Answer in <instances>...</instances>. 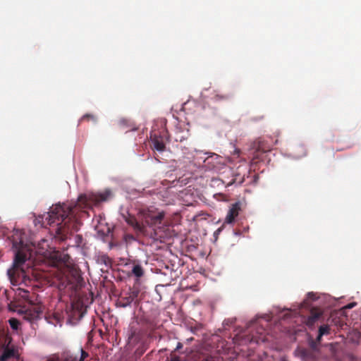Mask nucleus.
I'll return each mask as SVG.
<instances>
[{
	"mask_svg": "<svg viewBox=\"0 0 361 361\" xmlns=\"http://www.w3.org/2000/svg\"><path fill=\"white\" fill-rule=\"evenodd\" d=\"M111 192L106 190L100 193H88L79 196L74 205L56 204L50 209L46 215L47 224L55 226L56 238L65 240L73 232L77 231L80 226V219L88 217L85 209H92L102 202L108 200Z\"/></svg>",
	"mask_w": 361,
	"mask_h": 361,
	"instance_id": "obj_1",
	"label": "nucleus"
},
{
	"mask_svg": "<svg viewBox=\"0 0 361 361\" xmlns=\"http://www.w3.org/2000/svg\"><path fill=\"white\" fill-rule=\"evenodd\" d=\"M13 247L16 250L15 258L13 266L8 270L7 274L11 282L13 285H16L23 281L25 277V268H27L25 262L30 256L31 249L30 245L24 243L21 238L19 240L13 238Z\"/></svg>",
	"mask_w": 361,
	"mask_h": 361,
	"instance_id": "obj_2",
	"label": "nucleus"
},
{
	"mask_svg": "<svg viewBox=\"0 0 361 361\" xmlns=\"http://www.w3.org/2000/svg\"><path fill=\"white\" fill-rule=\"evenodd\" d=\"M141 222L132 215L128 214L124 216L126 222L132 226L134 231L138 233L144 235H148L147 226L156 228L160 227L162 224V221L164 217V212H154L152 211H142L141 214ZM154 234L157 235L155 228H154Z\"/></svg>",
	"mask_w": 361,
	"mask_h": 361,
	"instance_id": "obj_3",
	"label": "nucleus"
},
{
	"mask_svg": "<svg viewBox=\"0 0 361 361\" xmlns=\"http://www.w3.org/2000/svg\"><path fill=\"white\" fill-rule=\"evenodd\" d=\"M252 149L253 151V160L261 159V154L271 150L270 146L264 140H257L253 142Z\"/></svg>",
	"mask_w": 361,
	"mask_h": 361,
	"instance_id": "obj_4",
	"label": "nucleus"
},
{
	"mask_svg": "<svg viewBox=\"0 0 361 361\" xmlns=\"http://www.w3.org/2000/svg\"><path fill=\"white\" fill-rule=\"evenodd\" d=\"M140 290L137 288H130L128 293V295L121 297L116 302L118 307H126L130 306L131 303L138 297Z\"/></svg>",
	"mask_w": 361,
	"mask_h": 361,
	"instance_id": "obj_5",
	"label": "nucleus"
},
{
	"mask_svg": "<svg viewBox=\"0 0 361 361\" xmlns=\"http://www.w3.org/2000/svg\"><path fill=\"white\" fill-rule=\"evenodd\" d=\"M240 210V203L235 202L230 207L227 215L225 219V223L231 224L234 221L235 219L238 216Z\"/></svg>",
	"mask_w": 361,
	"mask_h": 361,
	"instance_id": "obj_6",
	"label": "nucleus"
},
{
	"mask_svg": "<svg viewBox=\"0 0 361 361\" xmlns=\"http://www.w3.org/2000/svg\"><path fill=\"white\" fill-rule=\"evenodd\" d=\"M151 142L152 143V148L159 152H164L166 146L161 136H159L157 134L151 135Z\"/></svg>",
	"mask_w": 361,
	"mask_h": 361,
	"instance_id": "obj_7",
	"label": "nucleus"
},
{
	"mask_svg": "<svg viewBox=\"0 0 361 361\" xmlns=\"http://www.w3.org/2000/svg\"><path fill=\"white\" fill-rule=\"evenodd\" d=\"M322 315V312L317 308H312L310 311V314L307 317L306 324L309 326H312L314 323L319 319Z\"/></svg>",
	"mask_w": 361,
	"mask_h": 361,
	"instance_id": "obj_8",
	"label": "nucleus"
},
{
	"mask_svg": "<svg viewBox=\"0 0 361 361\" xmlns=\"http://www.w3.org/2000/svg\"><path fill=\"white\" fill-rule=\"evenodd\" d=\"M17 355L18 351L16 349L13 348L6 347L0 356V361H8L10 359L17 356Z\"/></svg>",
	"mask_w": 361,
	"mask_h": 361,
	"instance_id": "obj_9",
	"label": "nucleus"
},
{
	"mask_svg": "<svg viewBox=\"0 0 361 361\" xmlns=\"http://www.w3.org/2000/svg\"><path fill=\"white\" fill-rule=\"evenodd\" d=\"M132 273L137 278L142 277L144 275L142 267L139 264H134L132 269Z\"/></svg>",
	"mask_w": 361,
	"mask_h": 361,
	"instance_id": "obj_10",
	"label": "nucleus"
},
{
	"mask_svg": "<svg viewBox=\"0 0 361 361\" xmlns=\"http://www.w3.org/2000/svg\"><path fill=\"white\" fill-rule=\"evenodd\" d=\"M330 334V327L329 325H322L319 328V334L317 340L319 342L322 337L324 335H328Z\"/></svg>",
	"mask_w": 361,
	"mask_h": 361,
	"instance_id": "obj_11",
	"label": "nucleus"
},
{
	"mask_svg": "<svg viewBox=\"0 0 361 361\" xmlns=\"http://www.w3.org/2000/svg\"><path fill=\"white\" fill-rule=\"evenodd\" d=\"M80 357L78 358L77 357H75L72 358L71 361H84L85 357H87L88 356V353L87 352H85L82 348H80Z\"/></svg>",
	"mask_w": 361,
	"mask_h": 361,
	"instance_id": "obj_12",
	"label": "nucleus"
},
{
	"mask_svg": "<svg viewBox=\"0 0 361 361\" xmlns=\"http://www.w3.org/2000/svg\"><path fill=\"white\" fill-rule=\"evenodd\" d=\"M9 324L13 330H17L20 326V322L18 319L11 318L9 319Z\"/></svg>",
	"mask_w": 361,
	"mask_h": 361,
	"instance_id": "obj_13",
	"label": "nucleus"
},
{
	"mask_svg": "<svg viewBox=\"0 0 361 361\" xmlns=\"http://www.w3.org/2000/svg\"><path fill=\"white\" fill-rule=\"evenodd\" d=\"M81 121H92L93 122L96 123L97 119V117L93 115V114H87L85 115H84L81 119H80Z\"/></svg>",
	"mask_w": 361,
	"mask_h": 361,
	"instance_id": "obj_14",
	"label": "nucleus"
},
{
	"mask_svg": "<svg viewBox=\"0 0 361 361\" xmlns=\"http://www.w3.org/2000/svg\"><path fill=\"white\" fill-rule=\"evenodd\" d=\"M228 98H229L228 95L216 94L214 96L213 99L218 102V101H221V100H226Z\"/></svg>",
	"mask_w": 361,
	"mask_h": 361,
	"instance_id": "obj_15",
	"label": "nucleus"
},
{
	"mask_svg": "<svg viewBox=\"0 0 361 361\" xmlns=\"http://www.w3.org/2000/svg\"><path fill=\"white\" fill-rule=\"evenodd\" d=\"M100 261L104 263L106 266H109L111 264V259L106 255H102L100 257Z\"/></svg>",
	"mask_w": 361,
	"mask_h": 361,
	"instance_id": "obj_16",
	"label": "nucleus"
},
{
	"mask_svg": "<svg viewBox=\"0 0 361 361\" xmlns=\"http://www.w3.org/2000/svg\"><path fill=\"white\" fill-rule=\"evenodd\" d=\"M69 255L68 254H62L59 256V261L63 262V263H66L68 262L69 260Z\"/></svg>",
	"mask_w": 361,
	"mask_h": 361,
	"instance_id": "obj_17",
	"label": "nucleus"
},
{
	"mask_svg": "<svg viewBox=\"0 0 361 361\" xmlns=\"http://www.w3.org/2000/svg\"><path fill=\"white\" fill-rule=\"evenodd\" d=\"M307 300H310L313 301L317 299V297L314 293L310 292V293H307Z\"/></svg>",
	"mask_w": 361,
	"mask_h": 361,
	"instance_id": "obj_18",
	"label": "nucleus"
},
{
	"mask_svg": "<svg viewBox=\"0 0 361 361\" xmlns=\"http://www.w3.org/2000/svg\"><path fill=\"white\" fill-rule=\"evenodd\" d=\"M127 122H128V121L124 118H122L119 121L120 125L123 126L126 125Z\"/></svg>",
	"mask_w": 361,
	"mask_h": 361,
	"instance_id": "obj_19",
	"label": "nucleus"
},
{
	"mask_svg": "<svg viewBox=\"0 0 361 361\" xmlns=\"http://www.w3.org/2000/svg\"><path fill=\"white\" fill-rule=\"evenodd\" d=\"M201 361H214V360L212 356H207L206 357L202 359Z\"/></svg>",
	"mask_w": 361,
	"mask_h": 361,
	"instance_id": "obj_20",
	"label": "nucleus"
},
{
	"mask_svg": "<svg viewBox=\"0 0 361 361\" xmlns=\"http://www.w3.org/2000/svg\"><path fill=\"white\" fill-rule=\"evenodd\" d=\"M182 348H183V344H182L181 343H180V342H178V343H177V345H176V348L175 350H180Z\"/></svg>",
	"mask_w": 361,
	"mask_h": 361,
	"instance_id": "obj_21",
	"label": "nucleus"
},
{
	"mask_svg": "<svg viewBox=\"0 0 361 361\" xmlns=\"http://www.w3.org/2000/svg\"><path fill=\"white\" fill-rule=\"evenodd\" d=\"M193 340H194V338L190 337L189 338H187L186 341H187V343H190V342L192 341Z\"/></svg>",
	"mask_w": 361,
	"mask_h": 361,
	"instance_id": "obj_22",
	"label": "nucleus"
},
{
	"mask_svg": "<svg viewBox=\"0 0 361 361\" xmlns=\"http://www.w3.org/2000/svg\"><path fill=\"white\" fill-rule=\"evenodd\" d=\"M234 182H235V180H233L231 182H230L229 183H228V185H232Z\"/></svg>",
	"mask_w": 361,
	"mask_h": 361,
	"instance_id": "obj_23",
	"label": "nucleus"
},
{
	"mask_svg": "<svg viewBox=\"0 0 361 361\" xmlns=\"http://www.w3.org/2000/svg\"><path fill=\"white\" fill-rule=\"evenodd\" d=\"M40 313V311H35V316H38V314Z\"/></svg>",
	"mask_w": 361,
	"mask_h": 361,
	"instance_id": "obj_24",
	"label": "nucleus"
},
{
	"mask_svg": "<svg viewBox=\"0 0 361 361\" xmlns=\"http://www.w3.org/2000/svg\"><path fill=\"white\" fill-rule=\"evenodd\" d=\"M51 361H69V360L66 359V360H51Z\"/></svg>",
	"mask_w": 361,
	"mask_h": 361,
	"instance_id": "obj_25",
	"label": "nucleus"
},
{
	"mask_svg": "<svg viewBox=\"0 0 361 361\" xmlns=\"http://www.w3.org/2000/svg\"><path fill=\"white\" fill-rule=\"evenodd\" d=\"M128 238H132V239H133V235H128Z\"/></svg>",
	"mask_w": 361,
	"mask_h": 361,
	"instance_id": "obj_26",
	"label": "nucleus"
}]
</instances>
